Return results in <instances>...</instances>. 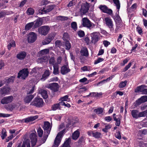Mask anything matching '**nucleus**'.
<instances>
[{
    "label": "nucleus",
    "instance_id": "obj_43",
    "mask_svg": "<svg viewBox=\"0 0 147 147\" xmlns=\"http://www.w3.org/2000/svg\"><path fill=\"white\" fill-rule=\"evenodd\" d=\"M15 78V77L14 76L11 77L10 78H6L5 79V82L7 83H10L13 82Z\"/></svg>",
    "mask_w": 147,
    "mask_h": 147
},
{
    "label": "nucleus",
    "instance_id": "obj_53",
    "mask_svg": "<svg viewBox=\"0 0 147 147\" xmlns=\"http://www.w3.org/2000/svg\"><path fill=\"white\" fill-rule=\"evenodd\" d=\"M34 86L30 87L27 91V93L28 94H31L33 92L34 90Z\"/></svg>",
    "mask_w": 147,
    "mask_h": 147
},
{
    "label": "nucleus",
    "instance_id": "obj_49",
    "mask_svg": "<svg viewBox=\"0 0 147 147\" xmlns=\"http://www.w3.org/2000/svg\"><path fill=\"white\" fill-rule=\"evenodd\" d=\"M71 28L74 31H76L77 30V25L76 23L75 22H73L71 24Z\"/></svg>",
    "mask_w": 147,
    "mask_h": 147
},
{
    "label": "nucleus",
    "instance_id": "obj_29",
    "mask_svg": "<svg viewBox=\"0 0 147 147\" xmlns=\"http://www.w3.org/2000/svg\"><path fill=\"white\" fill-rule=\"evenodd\" d=\"M39 93L43 98L45 99L47 98L48 95L46 91L43 90H39Z\"/></svg>",
    "mask_w": 147,
    "mask_h": 147
},
{
    "label": "nucleus",
    "instance_id": "obj_50",
    "mask_svg": "<svg viewBox=\"0 0 147 147\" xmlns=\"http://www.w3.org/2000/svg\"><path fill=\"white\" fill-rule=\"evenodd\" d=\"M55 36V34L54 33H51L48 35L47 38L50 40L51 41L54 38Z\"/></svg>",
    "mask_w": 147,
    "mask_h": 147
},
{
    "label": "nucleus",
    "instance_id": "obj_11",
    "mask_svg": "<svg viewBox=\"0 0 147 147\" xmlns=\"http://www.w3.org/2000/svg\"><path fill=\"white\" fill-rule=\"evenodd\" d=\"M105 23L107 25L111 31L113 32L114 29L113 28V24L112 20L109 18H106L105 19Z\"/></svg>",
    "mask_w": 147,
    "mask_h": 147
},
{
    "label": "nucleus",
    "instance_id": "obj_19",
    "mask_svg": "<svg viewBox=\"0 0 147 147\" xmlns=\"http://www.w3.org/2000/svg\"><path fill=\"white\" fill-rule=\"evenodd\" d=\"M147 87L144 85H142L137 87L135 90L136 92H142L143 94H144V91L146 89L145 88Z\"/></svg>",
    "mask_w": 147,
    "mask_h": 147
},
{
    "label": "nucleus",
    "instance_id": "obj_12",
    "mask_svg": "<svg viewBox=\"0 0 147 147\" xmlns=\"http://www.w3.org/2000/svg\"><path fill=\"white\" fill-rule=\"evenodd\" d=\"M70 69L69 68L68 63L62 66L61 68V72L63 75H65L70 72Z\"/></svg>",
    "mask_w": 147,
    "mask_h": 147
},
{
    "label": "nucleus",
    "instance_id": "obj_5",
    "mask_svg": "<svg viewBox=\"0 0 147 147\" xmlns=\"http://www.w3.org/2000/svg\"><path fill=\"white\" fill-rule=\"evenodd\" d=\"M29 72L27 69H24L20 71L18 73V78L25 79L28 75Z\"/></svg>",
    "mask_w": 147,
    "mask_h": 147
},
{
    "label": "nucleus",
    "instance_id": "obj_37",
    "mask_svg": "<svg viewBox=\"0 0 147 147\" xmlns=\"http://www.w3.org/2000/svg\"><path fill=\"white\" fill-rule=\"evenodd\" d=\"M81 69L83 71H90L92 70V68L88 66H84L81 67Z\"/></svg>",
    "mask_w": 147,
    "mask_h": 147
},
{
    "label": "nucleus",
    "instance_id": "obj_60",
    "mask_svg": "<svg viewBox=\"0 0 147 147\" xmlns=\"http://www.w3.org/2000/svg\"><path fill=\"white\" fill-rule=\"evenodd\" d=\"M111 126L110 125H108L105 126V128L102 129L103 131L105 132H107V130L108 129H110L111 128Z\"/></svg>",
    "mask_w": 147,
    "mask_h": 147
},
{
    "label": "nucleus",
    "instance_id": "obj_21",
    "mask_svg": "<svg viewBox=\"0 0 147 147\" xmlns=\"http://www.w3.org/2000/svg\"><path fill=\"white\" fill-rule=\"evenodd\" d=\"M48 87L54 91H56L58 88V84L55 83L50 84Z\"/></svg>",
    "mask_w": 147,
    "mask_h": 147
},
{
    "label": "nucleus",
    "instance_id": "obj_22",
    "mask_svg": "<svg viewBox=\"0 0 147 147\" xmlns=\"http://www.w3.org/2000/svg\"><path fill=\"white\" fill-rule=\"evenodd\" d=\"M26 55V53L24 51L18 53L17 55V58L20 59H24Z\"/></svg>",
    "mask_w": 147,
    "mask_h": 147
},
{
    "label": "nucleus",
    "instance_id": "obj_46",
    "mask_svg": "<svg viewBox=\"0 0 147 147\" xmlns=\"http://www.w3.org/2000/svg\"><path fill=\"white\" fill-rule=\"evenodd\" d=\"M34 24V23L33 22L29 23L27 24L25 27V29L26 30H28L30 29L32 27Z\"/></svg>",
    "mask_w": 147,
    "mask_h": 147
},
{
    "label": "nucleus",
    "instance_id": "obj_7",
    "mask_svg": "<svg viewBox=\"0 0 147 147\" xmlns=\"http://www.w3.org/2000/svg\"><path fill=\"white\" fill-rule=\"evenodd\" d=\"M14 99V97L12 96L5 97L1 99V103L3 104H8L11 102Z\"/></svg>",
    "mask_w": 147,
    "mask_h": 147
},
{
    "label": "nucleus",
    "instance_id": "obj_64",
    "mask_svg": "<svg viewBox=\"0 0 147 147\" xmlns=\"http://www.w3.org/2000/svg\"><path fill=\"white\" fill-rule=\"evenodd\" d=\"M141 99L142 101L143 102L147 101V96H144L141 97Z\"/></svg>",
    "mask_w": 147,
    "mask_h": 147
},
{
    "label": "nucleus",
    "instance_id": "obj_61",
    "mask_svg": "<svg viewBox=\"0 0 147 147\" xmlns=\"http://www.w3.org/2000/svg\"><path fill=\"white\" fill-rule=\"evenodd\" d=\"M76 2V1L75 0H73L70 2L69 4L68 5V7H71V6L74 5Z\"/></svg>",
    "mask_w": 147,
    "mask_h": 147
},
{
    "label": "nucleus",
    "instance_id": "obj_17",
    "mask_svg": "<svg viewBox=\"0 0 147 147\" xmlns=\"http://www.w3.org/2000/svg\"><path fill=\"white\" fill-rule=\"evenodd\" d=\"M88 134L90 136L94 137L96 138H100L101 135V133L100 132L92 131H88Z\"/></svg>",
    "mask_w": 147,
    "mask_h": 147
},
{
    "label": "nucleus",
    "instance_id": "obj_36",
    "mask_svg": "<svg viewBox=\"0 0 147 147\" xmlns=\"http://www.w3.org/2000/svg\"><path fill=\"white\" fill-rule=\"evenodd\" d=\"M16 47V43L14 40L11 41L9 42L7 48L9 50H10L11 48L15 47Z\"/></svg>",
    "mask_w": 147,
    "mask_h": 147
},
{
    "label": "nucleus",
    "instance_id": "obj_16",
    "mask_svg": "<svg viewBox=\"0 0 147 147\" xmlns=\"http://www.w3.org/2000/svg\"><path fill=\"white\" fill-rule=\"evenodd\" d=\"M113 117L114 120L116 121L115 125L119 126L120 123V120L122 118L121 116L120 115L116 116L115 114L114 113L113 114Z\"/></svg>",
    "mask_w": 147,
    "mask_h": 147
},
{
    "label": "nucleus",
    "instance_id": "obj_15",
    "mask_svg": "<svg viewBox=\"0 0 147 147\" xmlns=\"http://www.w3.org/2000/svg\"><path fill=\"white\" fill-rule=\"evenodd\" d=\"M37 136L34 133H32L30 135L32 146L33 147L35 145L37 141Z\"/></svg>",
    "mask_w": 147,
    "mask_h": 147
},
{
    "label": "nucleus",
    "instance_id": "obj_45",
    "mask_svg": "<svg viewBox=\"0 0 147 147\" xmlns=\"http://www.w3.org/2000/svg\"><path fill=\"white\" fill-rule=\"evenodd\" d=\"M70 139L68 138L64 143L62 147H70Z\"/></svg>",
    "mask_w": 147,
    "mask_h": 147
},
{
    "label": "nucleus",
    "instance_id": "obj_54",
    "mask_svg": "<svg viewBox=\"0 0 147 147\" xmlns=\"http://www.w3.org/2000/svg\"><path fill=\"white\" fill-rule=\"evenodd\" d=\"M65 49L67 50H69L71 48V44L68 41H66L65 42Z\"/></svg>",
    "mask_w": 147,
    "mask_h": 147
},
{
    "label": "nucleus",
    "instance_id": "obj_56",
    "mask_svg": "<svg viewBox=\"0 0 147 147\" xmlns=\"http://www.w3.org/2000/svg\"><path fill=\"white\" fill-rule=\"evenodd\" d=\"M51 41L49 40V39L47 38L42 42V43L43 45H46L50 43Z\"/></svg>",
    "mask_w": 147,
    "mask_h": 147
},
{
    "label": "nucleus",
    "instance_id": "obj_59",
    "mask_svg": "<svg viewBox=\"0 0 147 147\" xmlns=\"http://www.w3.org/2000/svg\"><path fill=\"white\" fill-rule=\"evenodd\" d=\"M104 60V59L102 58H99L96 60L95 61L94 64H97L102 61Z\"/></svg>",
    "mask_w": 147,
    "mask_h": 147
},
{
    "label": "nucleus",
    "instance_id": "obj_18",
    "mask_svg": "<svg viewBox=\"0 0 147 147\" xmlns=\"http://www.w3.org/2000/svg\"><path fill=\"white\" fill-rule=\"evenodd\" d=\"M53 8V6H49L45 8H43L42 9L41 8L40 9V11H41L42 12H41L40 11H39V13H40V14H42L43 13L42 12H44L45 13L50 12V11L52 10ZM39 10H40V9ZM39 11H40V10H39Z\"/></svg>",
    "mask_w": 147,
    "mask_h": 147
},
{
    "label": "nucleus",
    "instance_id": "obj_14",
    "mask_svg": "<svg viewBox=\"0 0 147 147\" xmlns=\"http://www.w3.org/2000/svg\"><path fill=\"white\" fill-rule=\"evenodd\" d=\"M11 91V88L8 86H6L1 89L0 92L2 94H8Z\"/></svg>",
    "mask_w": 147,
    "mask_h": 147
},
{
    "label": "nucleus",
    "instance_id": "obj_25",
    "mask_svg": "<svg viewBox=\"0 0 147 147\" xmlns=\"http://www.w3.org/2000/svg\"><path fill=\"white\" fill-rule=\"evenodd\" d=\"M37 133L39 137H40V140L39 141L40 143L39 145H40L42 144L40 143V141L42 140V138H43L44 136V135L42 136L43 134V130L40 128H39L37 130Z\"/></svg>",
    "mask_w": 147,
    "mask_h": 147
},
{
    "label": "nucleus",
    "instance_id": "obj_26",
    "mask_svg": "<svg viewBox=\"0 0 147 147\" xmlns=\"http://www.w3.org/2000/svg\"><path fill=\"white\" fill-rule=\"evenodd\" d=\"M48 57L47 56H45L44 57L39 58L37 59V61L38 63H41L44 62H47L48 61Z\"/></svg>",
    "mask_w": 147,
    "mask_h": 147
},
{
    "label": "nucleus",
    "instance_id": "obj_33",
    "mask_svg": "<svg viewBox=\"0 0 147 147\" xmlns=\"http://www.w3.org/2000/svg\"><path fill=\"white\" fill-rule=\"evenodd\" d=\"M59 65L56 64H54L53 65V74L55 75H57L59 74Z\"/></svg>",
    "mask_w": 147,
    "mask_h": 147
},
{
    "label": "nucleus",
    "instance_id": "obj_3",
    "mask_svg": "<svg viewBox=\"0 0 147 147\" xmlns=\"http://www.w3.org/2000/svg\"><path fill=\"white\" fill-rule=\"evenodd\" d=\"M44 102L42 98L36 97L31 103L30 105L37 107H42L44 105Z\"/></svg>",
    "mask_w": 147,
    "mask_h": 147
},
{
    "label": "nucleus",
    "instance_id": "obj_1",
    "mask_svg": "<svg viewBox=\"0 0 147 147\" xmlns=\"http://www.w3.org/2000/svg\"><path fill=\"white\" fill-rule=\"evenodd\" d=\"M43 128L45 131L44 134L43 138H42V140L40 142L41 144L44 143L45 142L50 133L51 129L50 123L48 122H45Z\"/></svg>",
    "mask_w": 147,
    "mask_h": 147
},
{
    "label": "nucleus",
    "instance_id": "obj_34",
    "mask_svg": "<svg viewBox=\"0 0 147 147\" xmlns=\"http://www.w3.org/2000/svg\"><path fill=\"white\" fill-rule=\"evenodd\" d=\"M42 69V68L36 67L34 68H33L32 69V71L31 72V74H33L34 73L35 74L38 72V73H40L41 71V70Z\"/></svg>",
    "mask_w": 147,
    "mask_h": 147
},
{
    "label": "nucleus",
    "instance_id": "obj_8",
    "mask_svg": "<svg viewBox=\"0 0 147 147\" xmlns=\"http://www.w3.org/2000/svg\"><path fill=\"white\" fill-rule=\"evenodd\" d=\"M100 34L98 32H94L90 34L91 37L92 42L95 43L98 41L99 39Z\"/></svg>",
    "mask_w": 147,
    "mask_h": 147
},
{
    "label": "nucleus",
    "instance_id": "obj_57",
    "mask_svg": "<svg viewBox=\"0 0 147 147\" xmlns=\"http://www.w3.org/2000/svg\"><path fill=\"white\" fill-rule=\"evenodd\" d=\"M79 81L80 82L84 83L86 82L85 84H87L88 83V81H87V79L86 78H83L80 79Z\"/></svg>",
    "mask_w": 147,
    "mask_h": 147
},
{
    "label": "nucleus",
    "instance_id": "obj_2",
    "mask_svg": "<svg viewBox=\"0 0 147 147\" xmlns=\"http://www.w3.org/2000/svg\"><path fill=\"white\" fill-rule=\"evenodd\" d=\"M65 129H64L58 134L55 139L52 147H58L60 143L63 135L65 133Z\"/></svg>",
    "mask_w": 147,
    "mask_h": 147
},
{
    "label": "nucleus",
    "instance_id": "obj_28",
    "mask_svg": "<svg viewBox=\"0 0 147 147\" xmlns=\"http://www.w3.org/2000/svg\"><path fill=\"white\" fill-rule=\"evenodd\" d=\"M50 74V71L49 70H46L42 75L41 80L43 81L45 80L48 77Z\"/></svg>",
    "mask_w": 147,
    "mask_h": 147
},
{
    "label": "nucleus",
    "instance_id": "obj_38",
    "mask_svg": "<svg viewBox=\"0 0 147 147\" xmlns=\"http://www.w3.org/2000/svg\"><path fill=\"white\" fill-rule=\"evenodd\" d=\"M34 96L32 95H30L27 96L25 98L24 101L26 103H29L32 98H34Z\"/></svg>",
    "mask_w": 147,
    "mask_h": 147
},
{
    "label": "nucleus",
    "instance_id": "obj_39",
    "mask_svg": "<svg viewBox=\"0 0 147 147\" xmlns=\"http://www.w3.org/2000/svg\"><path fill=\"white\" fill-rule=\"evenodd\" d=\"M124 24L122 23L117 24L115 30L116 32H117L120 30V28H123L124 27Z\"/></svg>",
    "mask_w": 147,
    "mask_h": 147
},
{
    "label": "nucleus",
    "instance_id": "obj_55",
    "mask_svg": "<svg viewBox=\"0 0 147 147\" xmlns=\"http://www.w3.org/2000/svg\"><path fill=\"white\" fill-rule=\"evenodd\" d=\"M69 38V36L68 33H64L63 35V39L65 41H67Z\"/></svg>",
    "mask_w": 147,
    "mask_h": 147
},
{
    "label": "nucleus",
    "instance_id": "obj_44",
    "mask_svg": "<svg viewBox=\"0 0 147 147\" xmlns=\"http://www.w3.org/2000/svg\"><path fill=\"white\" fill-rule=\"evenodd\" d=\"M2 139H4L6 137V131L5 129L3 128L2 129L1 134V135Z\"/></svg>",
    "mask_w": 147,
    "mask_h": 147
},
{
    "label": "nucleus",
    "instance_id": "obj_23",
    "mask_svg": "<svg viewBox=\"0 0 147 147\" xmlns=\"http://www.w3.org/2000/svg\"><path fill=\"white\" fill-rule=\"evenodd\" d=\"M17 147H30V140L27 139L23 142L21 147L20 145L19 144Z\"/></svg>",
    "mask_w": 147,
    "mask_h": 147
},
{
    "label": "nucleus",
    "instance_id": "obj_41",
    "mask_svg": "<svg viewBox=\"0 0 147 147\" xmlns=\"http://www.w3.org/2000/svg\"><path fill=\"white\" fill-rule=\"evenodd\" d=\"M59 100L63 101H66L69 102L70 101V99L68 98V96L66 95L63 97H61L59 99Z\"/></svg>",
    "mask_w": 147,
    "mask_h": 147
},
{
    "label": "nucleus",
    "instance_id": "obj_10",
    "mask_svg": "<svg viewBox=\"0 0 147 147\" xmlns=\"http://www.w3.org/2000/svg\"><path fill=\"white\" fill-rule=\"evenodd\" d=\"M89 7V5L87 2L83 4L80 9V12L81 14H84L87 12L88 10Z\"/></svg>",
    "mask_w": 147,
    "mask_h": 147
},
{
    "label": "nucleus",
    "instance_id": "obj_4",
    "mask_svg": "<svg viewBox=\"0 0 147 147\" xmlns=\"http://www.w3.org/2000/svg\"><path fill=\"white\" fill-rule=\"evenodd\" d=\"M50 28L48 26H44L38 28V31L39 34L42 35H46L49 32Z\"/></svg>",
    "mask_w": 147,
    "mask_h": 147
},
{
    "label": "nucleus",
    "instance_id": "obj_9",
    "mask_svg": "<svg viewBox=\"0 0 147 147\" xmlns=\"http://www.w3.org/2000/svg\"><path fill=\"white\" fill-rule=\"evenodd\" d=\"M82 24L83 26L90 28L92 26V23L87 18H84L82 19Z\"/></svg>",
    "mask_w": 147,
    "mask_h": 147
},
{
    "label": "nucleus",
    "instance_id": "obj_35",
    "mask_svg": "<svg viewBox=\"0 0 147 147\" xmlns=\"http://www.w3.org/2000/svg\"><path fill=\"white\" fill-rule=\"evenodd\" d=\"M95 112L97 114L100 115H102L103 114V109L102 108H98L95 109L94 110Z\"/></svg>",
    "mask_w": 147,
    "mask_h": 147
},
{
    "label": "nucleus",
    "instance_id": "obj_47",
    "mask_svg": "<svg viewBox=\"0 0 147 147\" xmlns=\"http://www.w3.org/2000/svg\"><path fill=\"white\" fill-rule=\"evenodd\" d=\"M26 13L28 15H33L34 13V10L32 8H28L27 11Z\"/></svg>",
    "mask_w": 147,
    "mask_h": 147
},
{
    "label": "nucleus",
    "instance_id": "obj_20",
    "mask_svg": "<svg viewBox=\"0 0 147 147\" xmlns=\"http://www.w3.org/2000/svg\"><path fill=\"white\" fill-rule=\"evenodd\" d=\"M38 116L37 115H35L34 116H31L28 117L26 119H23L22 121L25 123H28L30 121H32L38 118Z\"/></svg>",
    "mask_w": 147,
    "mask_h": 147
},
{
    "label": "nucleus",
    "instance_id": "obj_63",
    "mask_svg": "<svg viewBox=\"0 0 147 147\" xmlns=\"http://www.w3.org/2000/svg\"><path fill=\"white\" fill-rule=\"evenodd\" d=\"M55 44L56 46L59 47L61 46L62 43L60 41L57 40L55 42Z\"/></svg>",
    "mask_w": 147,
    "mask_h": 147
},
{
    "label": "nucleus",
    "instance_id": "obj_27",
    "mask_svg": "<svg viewBox=\"0 0 147 147\" xmlns=\"http://www.w3.org/2000/svg\"><path fill=\"white\" fill-rule=\"evenodd\" d=\"M43 21L42 19L38 18L35 21L34 27L37 28L41 26L42 23Z\"/></svg>",
    "mask_w": 147,
    "mask_h": 147
},
{
    "label": "nucleus",
    "instance_id": "obj_62",
    "mask_svg": "<svg viewBox=\"0 0 147 147\" xmlns=\"http://www.w3.org/2000/svg\"><path fill=\"white\" fill-rule=\"evenodd\" d=\"M55 61V58L54 57H52L49 60V63L52 65H54V63Z\"/></svg>",
    "mask_w": 147,
    "mask_h": 147
},
{
    "label": "nucleus",
    "instance_id": "obj_40",
    "mask_svg": "<svg viewBox=\"0 0 147 147\" xmlns=\"http://www.w3.org/2000/svg\"><path fill=\"white\" fill-rule=\"evenodd\" d=\"M49 50L48 49H45L40 51L39 53V55L40 56L45 55L49 53Z\"/></svg>",
    "mask_w": 147,
    "mask_h": 147
},
{
    "label": "nucleus",
    "instance_id": "obj_32",
    "mask_svg": "<svg viewBox=\"0 0 147 147\" xmlns=\"http://www.w3.org/2000/svg\"><path fill=\"white\" fill-rule=\"evenodd\" d=\"M16 107V105L14 104H11L6 105L5 106V108L7 110L11 111L13 110Z\"/></svg>",
    "mask_w": 147,
    "mask_h": 147
},
{
    "label": "nucleus",
    "instance_id": "obj_52",
    "mask_svg": "<svg viewBox=\"0 0 147 147\" xmlns=\"http://www.w3.org/2000/svg\"><path fill=\"white\" fill-rule=\"evenodd\" d=\"M127 83V81H125L123 82H121L120 83L119 85V87L120 88H122L124 87L126 85Z\"/></svg>",
    "mask_w": 147,
    "mask_h": 147
},
{
    "label": "nucleus",
    "instance_id": "obj_24",
    "mask_svg": "<svg viewBox=\"0 0 147 147\" xmlns=\"http://www.w3.org/2000/svg\"><path fill=\"white\" fill-rule=\"evenodd\" d=\"M80 53L82 55L86 56L88 55V53L86 48L83 47L80 51Z\"/></svg>",
    "mask_w": 147,
    "mask_h": 147
},
{
    "label": "nucleus",
    "instance_id": "obj_31",
    "mask_svg": "<svg viewBox=\"0 0 147 147\" xmlns=\"http://www.w3.org/2000/svg\"><path fill=\"white\" fill-rule=\"evenodd\" d=\"M80 132L78 129L76 131L72 134V138L73 139L76 140L79 137Z\"/></svg>",
    "mask_w": 147,
    "mask_h": 147
},
{
    "label": "nucleus",
    "instance_id": "obj_13",
    "mask_svg": "<svg viewBox=\"0 0 147 147\" xmlns=\"http://www.w3.org/2000/svg\"><path fill=\"white\" fill-rule=\"evenodd\" d=\"M99 7L104 13L110 15L112 13L113 11L111 9H109L105 5H100Z\"/></svg>",
    "mask_w": 147,
    "mask_h": 147
},
{
    "label": "nucleus",
    "instance_id": "obj_30",
    "mask_svg": "<svg viewBox=\"0 0 147 147\" xmlns=\"http://www.w3.org/2000/svg\"><path fill=\"white\" fill-rule=\"evenodd\" d=\"M131 115L133 117L137 119L139 118V112L136 110H133L131 111Z\"/></svg>",
    "mask_w": 147,
    "mask_h": 147
},
{
    "label": "nucleus",
    "instance_id": "obj_48",
    "mask_svg": "<svg viewBox=\"0 0 147 147\" xmlns=\"http://www.w3.org/2000/svg\"><path fill=\"white\" fill-rule=\"evenodd\" d=\"M51 109L53 111H55L58 109H60V107L59 103L53 105L51 107Z\"/></svg>",
    "mask_w": 147,
    "mask_h": 147
},
{
    "label": "nucleus",
    "instance_id": "obj_51",
    "mask_svg": "<svg viewBox=\"0 0 147 147\" xmlns=\"http://www.w3.org/2000/svg\"><path fill=\"white\" fill-rule=\"evenodd\" d=\"M67 17H64L63 16H59L57 17L56 19L58 20H67Z\"/></svg>",
    "mask_w": 147,
    "mask_h": 147
},
{
    "label": "nucleus",
    "instance_id": "obj_58",
    "mask_svg": "<svg viewBox=\"0 0 147 147\" xmlns=\"http://www.w3.org/2000/svg\"><path fill=\"white\" fill-rule=\"evenodd\" d=\"M147 115V114L145 111L140 113L139 112V117H145Z\"/></svg>",
    "mask_w": 147,
    "mask_h": 147
},
{
    "label": "nucleus",
    "instance_id": "obj_6",
    "mask_svg": "<svg viewBox=\"0 0 147 147\" xmlns=\"http://www.w3.org/2000/svg\"><path fill=\"white\" fill-rule=\"evenodd\" d=\"M28 41L29 43H32L34 42L36 39L37 34L34 32L30 33L27 36Z\"/></svg>",
    "mask_w": 147,
    "mask_h": 147
},
{
    "label": "nucleus",
    "instance_id": "obj_42",
    "mask_svg": "<svg viewBox=\"0 0 147 147\" xmlns=\"http://www.w3.org/2000/svg\"><path fill=\"white\" fill-rule=\"evenodd\" d=\"M113 1L115 4V5L117 9L119 11L120 7V4L119 1V0H113Z\"/></svg>",
    "mask_w": 147,
    "mask_h": 147
}]
</instances>
